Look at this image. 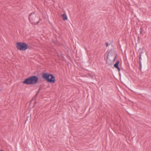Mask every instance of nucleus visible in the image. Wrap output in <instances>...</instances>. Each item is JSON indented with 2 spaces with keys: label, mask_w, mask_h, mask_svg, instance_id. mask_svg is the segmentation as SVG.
Wrapping results in <instances>:
<instances>
[{
  "label": "nucleus",
  "mask_w": 151,
  "mask_h": 151,
  "mask_svg": "<svg viewBox=\"0 0 151 151\" xmlns=\"http://www.w3.org/2000/svg\"><path fill=\"white\" fill-rule=\"evenodd\" d=\"M36 15L35 14V12H32L31 13L29 16V19L30 22L32 24H35V18Z\"/></svg>",
  "instance_id": "4"
},
{
  "label": "nucleus",
  "mask_w": 151,
  "mask_h": 151,
  "mask_svg": "<svg viewBox=\"0 0 151 151\" xmlns=\"http://www.w3.org/2000/svg\"><path fill=\"white\" fill-rule=\"evenodd\" d=\"M140 30H141V31H140V33L142 34V32L143 30V28L142 27H141L140 28Z\"/></svg>",
  "instance_id": "7"
},
{
  "label": "nucleus",
  "mask_w": 151,
  "mask_h": 151,
  "mask_svg": "<svg viewBox=\"0 0 151 151\" xmlns=\"http://www.w3.org/2000/svg\"><path fill=\"white\" fill-rule=\"evenodd\" d=\"M119 61H117L116 62L115 64L114 65V67L116 68H117L119 67Z\"/></svg>",
  "instance_id": "6"
},
{
  "label": "nucleus",
  "mask_w": 151,
  "mask_h": 151,
  "mask_svg": "<svg viewBox=\"0 0 151 151\" xmlns=\"http://www.w3.org/2000/svg\"><path fill=\"white\" fill-rule=\"evenodd\" d=\"M17 47L18 49L24 50L27 48L28 46L25 43L18 42L17 43Z\"/></svg>",
  "instance_id": "3"
},
{
  "label": "nucleus",
  "mask_w": 151,
  "mask_h": 151,
  "mask_svg": "<svg viewBox=\"0 0 151 151\" xmlns=\"http://www.w3.org/2000/svg\"><path fill=\"white\" fill-rule=\"evenodd\" d=\"M116 56H115V57H114V60H114V61L115 60V59H116Z\"/></svg>",
  "instance_id": "9"
},
{
  "label": "nucleus",
  "mask_w": 151,
  "mask_h": 151,
  "mask_svg": "<svg viewBox=\"0 0 151 151\" xmlns=\"http://www.w3.org/2000/svg\"><path fill=\"white\" fill-rule=\"evenodd\" d=\"M0 151H2V150H0Z\"/></svg>",
  "instance_id": "12"
},
{
  "label": "nucleus",
  "mask_w": 151,
  "mask_h": 151,
  "mask_svg": "<svg viewBox=\"0 0 151 151\" xmlns=\"http://www.w3.org/2000/svg\"><path fill=\"white\" fill-rule=\"evenodd\" d=\"M39 22H37V23H36V24H38Z\"/></svg>",
  "instance_id": "11"
},
{
  "label": "nucleus",
  "mask_w": 151,
  "mask_h": 151,
  "mask_svg": "<svg viewBox=\"0 0 151 151\" xmlns=\"http://www.w3.org/2000/svg\"><path fill=\"white\" fill-rule=\"evenodd\" d=\"M38 80L37 77L35 76L30 77L26 79L23 83L27 84H34L36 83Z\"/></svg>",
  "instance_id": "1"
},
{
  "label": "nucleus",
  "mask_w": 151,
  "mask_h": 151,
  "mask_svg": "<svg viewBox=\"0 0 151 151\" xmlns=\"http://www.w3.org/2000/svg\"><path fill=\"white\" fill-rule=\"evenodd\" d=\"M106 46L107 47L108 46V44L107 43H106Z\"/></svg>",
  "instance_id": "10"
},
{
  "label": "nucleus",
  "mask_w": 151,
  "mask_h": 151,
  "mask_svg": "<svg viewBox=\"0 0 151 151\" xmlns=\"http://www.w3.org/2000/svg\"><path fill=\"white\" fill-rule=\"evenodd\" d=\"M62 17L63 20L65 21L68 18L66 14H63L62 15Z\"/></svg>",
  "instance_id": "5"
},
{
  "label": "nucleus",
  "mask_w": 151,
  "mask_h": 151,
  "mask_svg": "<svg viewBox=\"0 0 151 151\" xmlns=\"http://www.w3.org/2000/svg\"><path fill=\"white\" fill-rule=\"evenodd\" d=\"M42 76L48 82L54 83L55 81V78L54 76L49 74L47 73H44L43 74Z\"/></svg>",
  "instance_id": "2"
},
{
  "label": "nucleus",
  "mask_w": 151,
  "mask_h": 151,
  "mask_svg": "<svg viewBox=\"0 0 151 151\" xmlns=\"http://www.w3.org/2000/svg\"><path fill=\"white\" fill-rule=\"evenodd\" d=\"M117 69V70L119 72L120 71V69L119 68V67L116 68Z\"/></svg>",
  "instance_id": "8"
}]
</instances>
